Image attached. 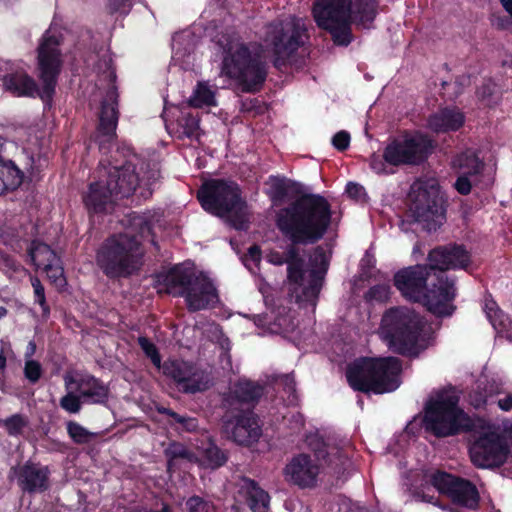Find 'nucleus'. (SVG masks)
Here are the masks:
<instances>
[{"instance_id":"28","label":"nucleus","mask_w":512,"mask_h":512,"mask_svg":"<svg viewBox=\"0 0 512 512\" xmlns=\"http://www.w3.org/2000/svg\"><path fill=\"white\" fill-rule=\"evenodd\" d=\"M117 106V94L114 89L107 92L106 99L102 104L100 113V132L107 136L109 139L115 134V130L118 122Z\"/></svg>"},{"instance_id":"33","label":"nucleus","mask_w":512,"mask_h":512,"mask_svg":"<svg viewBox=\"0 0 512 512\" xmlns=\"http://www.w3.org/2000/svg\"><path fill=\"white\" fill-rule=\"evenodd\" d=\"M248 503L253 512H267L269 495L252 483L248 491Z\"/></svg>"},{"instance_id":"34","label":"nucleus","mask_w":512,"mask_h":512,"mask_svg":"<svg viewBox=\"0 0 512 512\" xmlns=\"http://www.w3.org/2000/svg\"><path fill=\"white\" fill-rule=\"evenodd\" d=\"M179 133L186 137L198 135L199 119L190 113H183L178 120Z\"/></svg>"},{"instance_id":"2","label":"nucleus","mask_w":512,"mask_h":512,"mask_svg":"<svg viewBox=\"0 0 512 512\" xmlns=\"http://www.w3.org/2000/svg\"><path fill=\"white\" fill-rule=\"evenodd\" d=\"M159 178L158 169L134 158L122 165L105 168L100 179L92 183L84 203L90 213H107L116 200L132 195L137 189L147 198L151 195V185Z\"/></svg>"},{"instance_id":"56","label":"nucleus","mask_w":512,"mask_h":512,"mask_svg":"<svg viewBox=\"0 0 512 512\" xmlns=\"http://www.w3.org/2000/svg\"><path fill=\"white\" fill-rule=\"evenodd\" d=\"M126 0H116L115 3L112 4V9L114 11H117L121 8L122 5H124Z\"/></svg>"},{"instance_id":"37","label":"nucleus","mask_w":512,"mask_h":512,"mask_svg":"<svg viewBox=\"0 0 512 512\" xmlns=\"http://www.w3.org/2000/svg\"><path fill=\"white\" fill-rule=\"evenodd\" d=\"M67 431L70 437L77 443H87L95 435L76 422H69L67 424Z\"/></svg>"},{"instance_id":"53","label":"nucleus","mask_w":512,"mask_h":512,"mask_svg":"<svg viewBox=\"0 0 512 512\" xmlns=\"http://www.w3.org/2000/svg\"><path fill=\"white\" fill-rule=\"evenodd\" d=\"M36 351V345L34 342H29L26 348L25 356L26 359H30Z\"/></svg>"},{"instance_id":"44","label":"nucleus","mask_w":512,"mask_h":512,"mask_svg":"<svg viewBox=\"0 0 512 512\" xmlns=\"http://www.w3.org/2000/svg\"><path fill=\"white\" fill-rule=\"evenodd\" d=\"M332 144L338 150H345L350 144V135L346 131H340L332 138Z\"/></svg>"},{"instance_id":"26","label":"nucleus","mask_w":512,"mask_h":512,"mask_svg":"<svg viewBox=\"0 0 512 512\" xmlns=\"http://www.w3.org/2000/svg\"><path fill=\"white\" fill-rule=\"evenodd\" d=\"M465 123L464 113L457 107H445L431 114L427 121L430 130L436 133L457 131Z\"/></svg>"},{"instance_id":"19","label":"nucleus","mask_w":512,"mask_h":512,"mask_svg":"<svg viewBox=\"0 0 512 512\" xmlns=\"http://www.w3.org/2000/svg\"><path fill=\"white\" fill-rule=\"evenodd\" d=\"M29 256L33 264L43 269L51 283L58 289L66 285L61 259L50 246L35 241L29 249Z\"/></svg>"},{"instance_id":"49","label":"nucleus","mask_w":512,"mask_h":512,"mask_svg":"<svg viewBox=\"0 0 512 512\" xmlns=\"http://www.w3.org/2000/svg\"><path fill=\"white\" fill-rule=\"evenodd\" d=\"M494 92V86L492 84H485L478 91V97L480 100L486 102V98L491 96Z\"/></svg>"},{"instance_id":"58","label":"nucleus","mask_w":512,"mask_h":512,"mask_svg":"<svg viewBox=\"0 0 512 512\" xmlns=\"http://www.w3.org/2000/svg\"><path fill=\"white\" fill-rule=\"evenodd\" d=\"M270 180H271V182L273 183V185H275V186H277V187H279V188H282V183H281V181H280L279 179H277V178H271Z\"/></svg>"},{"instance_id":"48","label":"nucleus","mask_w":512,"mask_h":512,"mask_svg":"<svg viewBox=\"0 0 512 512\" xmlns=\"http://www.w3.org/2000/svg\"><path fill=\"white\" fill-rule=\"evenodd\" d=\"M346 192L353 198H359L363 194V187L356 183H348Z\"/></svg>"},{"instance_id":"23","label":"nucleus","mask_w":512,"mask_h":512,"mask_svg":"<svg viewBox=\"0 0 512 512\" xmlns=\"http://www.w3.org/2000/svg\"><path fill=\"white\" fill-rule=\"evenodd\" d=\"M188 308L192 311L206 309L218 302L213 283L205 276L197 275L184 294Z\"/></svg>"},{"instance_id":"32","label":"nucleus","mask_w":512,"mask_h":512,"mask_svg":"<svg viewBox=\"0 0 512 512\" xmlns=\"http://www.w3.org/2000/svg\"><path fill=\"white\" fill-rule=\"evenodd\" d=\"M262 387L254 382L248 380L239 381L234 389L233 393L242 402L254 401L262 395Z\"/></svg>"},{"instance_id":"42","label":"nucleus","mask_w":512,"mask_h":512,"mask_svg":"<svg viewBox=\"0 0 512 512\" xmlns=\"http://www.w3.org/2000/svg\"><path fill=\"white\" fill-rule=\"evenodd\" d=\"M31 284L34 289L35 301L43 308L44 311H47L48 308L45 304L46 301L43 285L38 278H31Z\"/></svg>"},{"instance_id":"31","label":"nucleus","mask_w":512,"mask_h":512,"mask_svg":"<svg viewBox=\"0 0 512 512\" xmlns=\"http://www.w3.org/2000/svg\"><path fill=\"white\" fill-rule=\"evenodd\" d=\"M189 103L196 108L211 107L216 105L215 90L206 82H199L190 97Z\"/></svg>"},{"instance_id":"46","label":"nucleus","mask_w":512,"mask_h":512,"mask_svg":"<svg viewBox=\"0 0 512 512\" xmlns=\"http://www.w3.org/2000/svg\"><path fill=\"white\" fill-rule=\"evenodd\" d=\"M491 397V395H489ZM488 402V395L481 390H475L470 394V403L475 408H481Z\"/></svg>"},{"instance_id":"54","label":"nucleus","mask_w":512,"mask_h":512,"mask_svg":"<svg viewBox=\"0 0 512 512\" xmlns=\"http://www.w3.org/2000/svg\"><path fill=\"white\" fill-rule=\"evenodd\" d=\"M504 9L511 15L512 17V0H500Z\"/></svg>"},{"instance_id":"3","label":"nucleus","mask_w":512,"mask_h":512,"mask_svg":"<svg viewBox=\"0 0 512 512\" xmlns=\"http://www.w3.org/2000/svg\"><path fill=\"white\" fill-rule=\"evenodd\" d=\"M331 222L328 201L316 194L303 195L278 211L276 224L294 244L314 243L326 233Z\"/></svg>"},{"instance_id":"55","label":"nucleus","mask_w":512,"mask_h":512,"mask_svg":"<svg viewBox=\"0 0 512 512\" xmlns=\"http://www.w3.org/2000/svg\"><path fill=\"white\" fill-rule=\"evenodd\" d=\"M415 497L420 500V501H424V502H429V503H433V497L432 496H428L424 493L420 494V493H417L415 495Z\"/></svg>"},{"instance_id":"45","label":"nucleus","mask_w":512,"mask_h":512,"mask_svg":"<svg viewBox=\"0 0 512 512\" xmlns=\"http://www.w3.org/2000/svg\"><path fill=\"white\" fill-rule=\"evenodd\" d=\"M25 422L22 417L15 415L5 421V426L10 434H17L21 431Z\"/></svg>"},{"instance_id":"17","label":"nucleus","mask_w":512,"mask_h":512,"mask_svg":"<svg viewBox=\"0 0 512 512\" xmlns=\"http://www.w3.org/2000/svg\"><path fill=\"white\" fill-rule=\"evenodd\" d=\"M425 478L426 482L431 483L440 493L447 494L453 502L468 508L477 506L478 493L471 483L439 471L427 474Z\"/></svg>"},{"instance_id":"13","label":"nucleus","mask_w":512,"mask_h":512,"mask_svg":"<svg viewBox=\"0 0 512 512\" xmlns=\"http://www.w3.org/2000/svg\"><path fill=\"white\" fill-rule=\"evenodd\" d=\"M409 211L415 221L428 231L436 230L444 220L442 197L437 182L417 181L410 189Z\"/></svg>"},{"instance_id":"38","label":"nucleus","mask_w":512,"mask_h":512,"mask_svg":"<svg viewBox=\"0 0 512 512\" xmlns=\"http://www.w3.org/2000/svg\"><path fill=\"white\" fill-rule=\"evenodd\" d=\"M185 508L188 512H213L214 506L209 501L204 500L199 496L190 497L186 503Z\"/></svg>"},{"instance_id":"59","label":"nucleus","mask_w":512,"mask_h":512,"mask_svg":"<svg viewBox=\"0 0 512 512\" xmlns=\"http://www.w3.org/2000/svg\"><path fill=\"white\" fill-rule=\"evenodd\" d=\"M489 430H490V431H494V432H496V433H499V434L501 435L502 439L504 440V437H503V435H502V432H500V431H496V429H495V428H492V427H488L486 431H489ZM497 430H500V427H497Z\"/></svg>"},{"instance_id":"51","label":"nucleus","mask_w":512,"mask_h":512,"mask_svg":"<svg viewBox=\"0 0 512 512\" xmlns=\"http://www.w3.org/2000/svg\"><path fill=\"white\" fill-rule=\"evenodd\" d=\"M379 292L378 299H386L389 293V288L386 286H377L372 289L373 295Z\"/></svg>"},{"instance_id":"6","label":"nucleus","mask_w":512,"mask_h":512,"mask_svg":"<svg viewBox=\"0 0 512 512\" xmlns=\"http://www.w3.org/2000/svg\"><path fill=\"white\" fill-rule=\"evenodd\" d=\"M269 262L275 265H288V290L297 302H307L315 305L321 288V281L328 265L325 252L317 248L311 256V267L307 268L299 256L298 249L290 246L284 255L273 252L269 255Z\"/></svg>"},{"instance_id":"40","label":"nucleus","mask_w":512,"mask_h":512,"mask_svg":"<svg viewBox=\"0 0 512 512\" xmlns=\"http://www.w3.org/2000/svg\"><path fill=\"white\" fill-rule=\"evenodd\" d=\"M24 374L30 382H37L42 375V367L40 363L32 359H26Z\"/></svg>"},{"instance_id":"11","label":"nucleus","mask_w":512,"mask_h":512,"mask_svg":"<svg viewBox=\"0 0 512 512\" xmlns=\"http://www.w3.org/2000/svg\"><path fill=\"white\" fill-rule=\"evenodd\" d=\"M198 199L209 213L227 218L237 229L244 228L246 221L244 203L240 198L238 186L234 182L207 181L198 191Z\"/></svg>"},{"instance_id":"57","label":"nucleus","mask_w":512,"mask_h":512,"mask_svg":"<svg viewBox=\"0 0 512 512\" xmlns=\"http://www.w3.org/2000/svg\"><path fill=\"white\" fill-rule=\"evenodd\" d=\"M502 432L509 433L512 436V426L509 427L506 423H503Z\"/></svg>"},{"instance_id":"47","label":"nucleus","mask_w":512,"mask_h":512,"mask_svg":"<svg viewBox=\"0 0 512 512\" xmlns=\"http://www.w3.org/2000/svg\"><path fill=\"white\" fill-rule=\"evenodd\" d=\"M260 249L257 246H252L248 250V254L245 256V265L252 270L251 262L255 265L260 261Z\"/></svg>"},{"instance_id":"5","label":"nucleus","mask_w":512,"mask_h":512,"mask_svg":"<svg viewBox=\"0 0 512 512\" xmlns=\"http://www.w3.org/2000/svg\"><path fill=\"white\" fill-rule=\"evenodd\" d=\"M138 230L143 236L150 232L148 222L140 215H134L130 228L124 233L109 238L97 255V262L110 277L128 276L141 266L143 250L134 235Z\"/></svg>"},{"instance_id":"12","label":"nucleus","mask_w":512,"mask_h":512,"mask_svg":"<svg viewBox=\"0 0 512 512\" xmlns=\"http://www.w3.org/2000/svg\"><path fill=\"white\" fill-rule=\"evenodd\" d=\"M459 397L454 390L440 393L430 401L425 412L426 428L436 436L455 434L469 427V419L457 406Z\"/></svg>"},{"instance_id":"1","label":"nucleus","mask_w":512,"mask_h":512,"mask_svg":"<svg viewBox=\"0 0 512 512\" xmlns=\"http://www.w3.org/2000/svg\"><path fill=\"white\" fill-rule=\"evenodd\" d=\"M470 256L460 246L438 248L429 254V267L414 266L399 271L394 277V284L402 295L413 301H423L427 309L435 315H450L453 312L452 301L455 297L454 284L441 274L438 284L424 293L430 270L440 271L451 268H466Z\"/></svg>"},{"instance_id":"4","label":"nucleus","mask_w":512,"mask_h":512,"mask_svg":"<svg viewBox=\"0 0 512 512\" xmlns=\"http://www.w3.org/2000/svg\"><path fill=\"white\" fill-rule=\"evenodd\" d=\"M59 40L56 36L47 32L38 48V70L42 82V90L39 91L35 81L22 70L3 76L4 88L16 96L33 97L36 94L43 100L51 98L55 90L56 79L61 68V54L58 49Z\"/></svg>"},{"instance_id":"24","label":"nucleus","mask_w":512,"mask_h":512,"mask_svg":"<svg viewBox=\"0 0 512 512\" xmlns=\"http://www.w3.org/2000/svg\"><path fill=\"white\" fill-rule=\"evenodd\" d=\"M284 472L288 481L301 487H311L316 483L319 467L309 455L301 454L286 465Z\"/></svg>"},{"instance_id":"35","label":"nucleus","mask_w":512,"mask_h":512,"mask_svg":"<svg viewBox=\"0 0 512 512\" xmlns=\"http://www.w3.org/2000/svg\"><path fill=\"white\" fill-rule=\"evenodd\" d=\"M66 395L60 399V406L62 409L69 413H78L81 409V404L84 403L80 395L74 388H65Z\"/></svg>"},{"instance_id":"39","label":"nucleus","mask_w":512,"mask_h":512,"mask_svg":"<svg viewBox=\"0 0 512 512\" xmlns=\"http://www.w3.org/2000/svg\"><path fill=\"white\" fill-rule=\"evenodd\" d=\"M139 345L142 348V350L145 352L147 357H149L152 361V363L157 367L160 368L161 366V358L160 355L153 343H151L146 337H140L138 339Z\"/></svg>"},{"instance_id":"20","label":"nucleus","mask_w":512,"mask_h":512,"mask_svg":"<svg viewBox=\"0 0 512 512\" xmlns=\"http://www.w3.org/2000/svg\"><path fill=\"white\" fill-rule=\"evenodd\" d=\"M63 380L65 388H74L85 403H103L108 397L107 387L87 373L68 371Z\"/></svg>"},{"instance_id":"7","label":"nucleus","mask_w":512,"mask_h":512,"mask_svg":"<svg viewBox=\"0 0 512 512\" xmlns=\"http://www.w3.org/2000/svg\"><path fill=\"white\" fill-rule=\"evenodd\" d=\"M352 0H317L313 14L318 25L331 32L334 41L347 45L351 40V21L366 26L377 13L375 0H356L354 16L351 12Z\"/></svg>"},{"instance_id":"29","label":"nucleus","mask_w":512,"mask_h":512,"mask_svg":"<svg viewBox=\"0 0 512 512\" xmlns=\"http://www.w3.org/2000/svg\"><path fill=\"white\" fill-rule=\"evenodd\" d=\"M484 311L492 326L498 333H506L507 338L512 341V322L510 319L499 309L496 302L493 300H486Z\"/></svg>"},{"instance_id":"16","label":"nucleus","mask_w":512,"mask_h":512,"mask_svg":"<svg viewBox=\"0 0 512 512\" xmlns=\"http://www.w3.org/2000/svg\"><path fill=\"white\" fill-rule=\"evenodd\" d=\"M163 371L186 393L202 392L213 384L209 372L185 361H168L164 364Z\"/></svg>"},{"instance_id":"25","label":"nucleus","mask_w":512,"mask_h":512,"mask_svg":"<svg viewBox=\"0 0 512 512\" xmlns=\"http://www.w3.org/2000/svg\"><path fill=\"white\" fill-rule=\"evenodd\" d=\"M196 276L191 270L176 266L159 276L158 292H165L174 296H184Z\"/></svg>"},{"instance_id":"43","label":"nucleus","mask_w":512,"mask_h":512,"mask_svg":"<svg viewBox=\"0 0 512 512\" xmlns=\"http://www.w3.org/2000/svg\"><path fill=\"white\" fill-rule=\"evenodd\" d=\"M167 454L172 458H182L192 461L194 459L193 454L188 452L185 447L180 444H172L167 449Z\"/></svg>"},{"instance_id":"22","label":"nucleus","mask_w":512,"mask_h":512,"mask_svg":"<svg viewBox=\"0 0 512 512\" xmlns=\"http://www.w3.org/2000/svg\"><path fill=\"white\" fill-rule=\"evenodd\" d=\"M453 167L458 170L459 174L454 184L456 190L460 194H468L472 186L478 183L483 163L473 151L468 150L453 160Z\"/></svg>"},{"instance_id":"30","label":"nucleus","mask_w":512,"mask_h":512,"mask_svg":"<svg viewBox=\"0 0 512 512\" xmlns=\"http://www.w3.org/2000/svg\"><path fill=\"white\" fill-rule=\"evenodd\" d=\"M23 181L22 172L11 162H0V195L15 190Z\"/></svg>"},{"instance_id":"60","label":"nucleus","mask_w":512,"mask_h":512,"mask_svg":"<svg viewBox=\"0 0 512 512\" xmlns=\"http://www.w3.org/2000/svg\"><path fill=\"white\" fill-rule=\"evenodd\" d=\"M7 313V310L3 307H0V318H2L3 316H5Z\"/></svg>"},{"instance_id":"15","label":"nucleus","mask_w":512,"mask_h":512,"mask_svg":"<svg viewBox=\"0 0 512 512\" xmlns=\"http://www.w3.org/2000/svg\"><path fill=\"white\" fill-rule=\"evenodd\" d=\"M431 148L428 136L420 132L406 133L387 145L383 157L392 165L417 164L426 158Z\"/></svg>"},{"instance_id":"8","label":"nucleus","mask_w":512,"mask_h":512,"mask_svg":"<svg viewBox=\"0 0 512 512\" xmlns=\"http://www.w3.org/2000/svg\"><path fill=\"white\" fill-rule=\"evenodd\" d=\"M263 51L238 39L227 43L221 74L233 80L243 92L258 91L267 76Z\"/></svg>"},{"instance_id":"18","label":"nucleus","mask_w":512,"mask_h":512,"mask_svg":"<svg viewBox=\"0 0 512 512\" xmlns=\"http://www.w3.org/2000/svg\"><path fill=\"white\" fill-rule=\"evenodd\" d=\"M506 449L505 441L499 433L485 431L470 448L471 460L478 467H488L501 461Z\"/></svg>"},{"instance_id":"27","label":"nucleus","mask_w":512,"mask_h":512,"mask_svg":"<svg viewBox=\"0 0 512 512\" xmlns=\"http://www.w3.org/2000/svg\"><path fill=\"white\" fill-rule=\"evenodd\" d=\"M19 484L30 493L43 492L49 487V470L40 464L26 463L19 471Z\"/></svg>"},{"instance_id":"21","label":"nucleus","mask_w":512,"mask_h":512,"mask_svg":"<svg viewBox=\"0 0 512 512\" xmlns=\"http://www.w3.org/2000/svg\"><path fill=\"white\" fill-rule=\"evenodd\" d=\"M224 431L228 437L240 445H251L261 436V428L257 418L251 412H244L227 419Z\"/></svg>"},{"instance_id":"52","label":"nucleus","mask_w":512,"mask_h":512,"mask_svg":"<svg viewBox=\"0 0 512 512\" xmlns=\"http://www.w3.org/2000/svg\"><path fill=\"white\" fill-rule=\"evenodd\" d=\"M371 167L374 171L377 173H380L384 170V165L381 161V159L377 156H374L371 160Z\"/></svg>"},{"instance_id":"41","label":"nucleus","mask_w":512,"mask_h":512,"mask_svg":"<svg viewBox=\"0 0 512 512\" xmlns=\"http://www.w3.org/2000/svg\"><path fill=\"white\" fill-rule=\"evenodd\" d=\"M173 419L174 422L179 424V428H182L186 431H193L197 428V421L194 418H186L184 416H180L175 412H171L169 410L166 411Z\"/></svg>"},{"instance_id":"14","label":"nucleus","mask_w":512,"mask_h":512,"mask_svg":"<svg viewBox=\"0 0 512 512\" xmlns=\"http://www.w3.org/2000/svg\"><path fill=\"white\" fill-rule=\"evenodd\" d=\"M305 37L304 21L290 17L268 26L264 41L267 51L275 57V65L279 66L304 44Z\"/></svg>"},{"instance_id":"9","label":"nucleus","mask_w":512,"mask_h":512,"mask_svg":"<svg viewBox=\"0 0 512 512\" xmlns=\"http://www.w3.org/2000/svg\"><path fill=\"white\" fill-rule=\"evenodd\" d=\"M423 325L422 318L410 308L394 307L383 314L377 334L393 352L414 354Z\"/></svg>"},{"instance_id":"50","label":"nucleus","mask_w":512,"mask_h":512,"mask_svg":"<svg viewBox=\"0 0 512 512\" xmlns=\"http://www.w3.org/2000/svg\"><path fill=\"white\" fill-rule=\"evenodd\" d=\"M497 403L500 409L509 411L512 409V395H507L505 398L499 399Z\"/></svg>"},{"instance_id":"10","label":"nucleus","mask_w":512,"mask_h":512,"mask_svg":"<svg viewBox=\"0 0 512 512\" xmlns=\"http://www.w3.org/2000/svg\"><path fill=\"white\" fill-rule=\"evenodd\" d=\"M400 371L398 358H363L349 367L347 379L355 390L382 394L398 388Z\"/></svg>"},{"instance_id":"36","label":"nucleus","mask_w":512,"mask_h":512,"mask_svg":"<svg viewBox=\"0 0 512 512\" xmlns=\"http://www.w3.org/2000/svg\"><path fill=\"white\" fill-rule=\"evenodd\" d=\"M226 462L225 454L216 446L210 445L205 449L202 456V464L206 467L215 469Z\"/></svg>"}]
</instances>
